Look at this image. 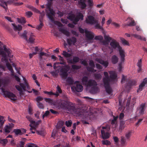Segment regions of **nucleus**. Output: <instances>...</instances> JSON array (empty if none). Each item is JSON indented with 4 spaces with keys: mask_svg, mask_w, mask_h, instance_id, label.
Returning <instances> with one entry per match:
<instances>
[{
    "mask_svg": "<svg viewBox=\"0 0 147 147\" xmlns=\"http://www.w3.org/2000/svg\"><path fill=\"white\" fill-rule=\"evenodd\" d=\"M6 59L7 60V61H5V59H4V58H2L1 60L3 62H4L6 63V65L7 66V67L8 69L11 72H13V69H12V67L10 63H9L8 62V59L6 57Z\"/></svg>",
    "mask_w": 147,
    "mask_h": 147,
    "instance_id": "17",
    "label": "nucleus"
},
{
    "mask_svg": "<svg viewBox=\"0 0 147 147\" xmlns=\"http://www.w3.org/2000/svg\"><path fill=\"white\" fill-rule=\"evenodd\" d=\"M3 48L4 51L7 54V55L6 54V58H7V57H10V54L11 53V50L10 49H9L7 48L5 45L3 46Z\"/></svg>",
    "mask_w": 147,
    "mask_h": 147,
    "instance_id": "27",
    "label": "nucleus"
},
{
    "mask_svg": "<svg viewBox=\"0 0 147 147\" xmlns=\"http://www.w3.org/2000/svg\"><path fill=\"white\" fill-rule=\"evenodd\" d=\"M147 83V78H146L143 80V82L139 85V88L137 90V92L142 91L144 87L145 86V85Z\"/></svg>",
    "mask_w": 147,
    "mask_h": 147,
    "instance_id": "14",
    "label": "nucleus"
},
{
    "mask_svg": "<svg viewBox=\"0 0 147 147\" xmlns=\"http://www.w3.org/2000/svg\"><path fill=\"white\" fill-rule=\"evenodd\" d=\"M4 95L5 97H7L11 100L15 101L17 100V97L14 94L9 92L8 91H5L4 93Z\"/></svg>",
    "mask_w": 147,
    "mask_h": 147,
    "instance_id": "8",
    "label": "nucleus"
},
{
    "mask_svg": "<svg viewBox=\"0 0 147 147\" xmlns=\"http://www.w3.org/2000/svg\"><path fill=\"white\" fill-rule=\"evenodd\" d=\"M94 76L96 79L98 80L101 78V76L100 74H96L94 75Z\"/></svg>",
    "mask_w": 147,
    "mask_h": 147,
    "instance_id": "62",
    "label": "nucleus"
},
{
    "mask_svg": "<svg viewBox=\"0 0 147 147\" xmlns=\"http://www.w3.org/2000/svg\"><path fill=\"white\" fill-rule=\"evenodd\" d=\"M26 14L28 18L30 17L33 14L30 11L26 12Z\"/></svg>",
    "mask_w": 147,
    "mask_h": 147,
    "instance_id": "63",
    "label": "nucleus"
},
{
    "mask_svg": "<svg viewBox=\"0 0 147 147\" xmlns=\"http://www.w3.org/2000/svg\"><path fill=\"white\" fill-rule=\"evenodd\" d=\"M26 130L24 128L19 129H15L13 130V132L16 135H22L26 132Z\"/></svg>",
    "mask_w": 147,
    "mask_h": 147,
    "instance_id": "13",
    "label": "nucleus"
},
{
    "mask_svg": "<svg viewBox=\"0 0 147 147\" xmlns=\"http://www.w3.org/2000/svg\"><path fill=\"white\" fill-rule=\"evenodd\" d=\"M63 106L65 109L72 114L78 115H81V109L80 108L75 107V104L67 100H64L63 102Z\"/></svg>",
    "mask_w": 147,
    "mask_h": 147,
    "instance_id": "1",
    "label": "nucleus"
},
{
    "mask_svg": "<svg viewBox=\"0 0 147 147\" xmlns=\"http://www.w3.org/2000/svg\"><path fill=\"white\" fill-rule=\"evenodd\" d=\"M113 119L112 120L111 122V124L112 125L115 124V127H116V125L117 123V120L118 117V116L115 117L114 116H113Z\"/></svg>",
    "mask_w": 147,
    "mask_h": 147,
    "instance_id": "36",
    "label": "nucleus"
},
{
    "mask_svg": "<svg viewBox=\"0 0 147 147\" xmlns=\"http://www.w3.org/2000/svg\"><path fill=\"white\" fill-rule=\"evenodd\" d=\"M1 3H0V6L4 9L7 11V5L5 0H0Z\"/></svg>",
    "mask_w": 147,
    "mask_h": 147,
    "instance_id": "25",
    "label": "nucleus"
},
{
    "mask_svg": "<svg viewBox=\"0 0 147 147\" xmlns=\"http://www.w3.org/2000/svg\"><path fill=\"white\" fill-rule=\"evenodd\" d=\"M88 78L86 76L84 77L82 79V82L84 84L88 85Z\"/></svg>",
    "mask_w": 147,
    "mask_h": 147,
    "instance_id": "39",
    "label": "nucleus"
},
{
    "mask_svg": "<svg viewBox=\"0 0 147 147\" xmlns=\"http://www.w3.org/2000/svg\"><path fill=\"white\" fill-rule=\"evenodd\" d=\"M125 122L124 121H121L120 123V126L119 127V130H122L125 127Z\"/></svg>",
    "mask_w": 147,
    "mask_h": 147,
    "instance_id": "37",
    "label": "nucleus"
},
{
    "mask_svg": "<svg viewBox=\"0 0 147 147\" xmlns=\"http://www.w3.org/2000/svg\"><path fill=\"white\" fill-rule=\"evenodd\" d=\"M59 28V31L63 33V34L68 36H69L70 34L69 32L63 28Z\"/></svg>",
    "mask_w": 147,
    "mask_h": 147,
    "instance_id": "31",
    "label": "nucleus"
},
{
    "mask_svg": "<svg viewBox=\"0 0 147 147\" xmlns=\"http://www.w3.org/2000/svg\"><path fill=\"white\" fill-rule=\"evenodd\" d=\"M127 20H129L128 23L127 24V25L128 26H134L136 25L134 21L132 18L128 17L127 18Z\"/></svg>",
    "mask_w": 147,
    "mask_h": 147,
    "instance_id": "22",
    "label": "nucleus"
},
{
    "mask_svg": "<svg viewBox=\"0 0 147 147\" xmlns=\"http://www.w3.org/2000/svg\"><path fill=\"white\" fill-rule=\"evenodd\" d=\"M18 19V22L19 23L24 24L26 22V21L25 18H24L22 17L20 19Z\"/></svg>",
    "mask_w": 147,
    "mask_h": 147,
    "instance_id": "46",
    "label": "nucleus"
},
{
    "mask_svg": "<svg viewBox=\"0 0 147 147\" xmlns=\"http://www.w3.org/2000/svg\"><path fill=\"white\" fill-rule=\"evenodd\" d=\"M140 107H141V108L140 110V112L141 114H142L143 113L144 111L145 105L143 104H142L140 105Z\"/></svg>",
    "mask_w": 147,
    "mask_h": 147,
    "instance_id": "59",
    "label": "nucleus"
},
{
    "mask_svg": "<svg viewBox=\"0 0 147 147\" xmlns=\"http://www.w3.org/2000/svg\"><path fill=\"white\" fill-rule=\"evenodd\" d=\"M84 16L82 14L80 13H78L76 16L74 14H71L69 15L67 18L73 22V23L76 24L77 22L81 19L82 20H83Z\"/></svg>",
    "mask_w": 147,
    "mask_h": 147,
    "instance_id": "6",
    "label": "nucleus"
},
{
    "mask_svg": "<svg viewBox=\"0 0 147 147\" xmlns=\"http://www.w3.org/2000/svg\"><path fill=\"white\" fill-rule=\"evenodd\" d=\"M131 35L137 39L143 40L144 41L146 40V39L145 38H142L141 36L138 34H131Z\"/></svg>",
    "mask_w": 147,
    "mask_h": 147,
    "instance_id": "30",
    "label": "nucleus"
},
{
    "mask_svg": "<svg viewBox=\"0 0 147 147\" xmlns=\"http://www.w3.org/2000/svg\"><path fill=\"white\" fill-rule=\"evenodd\" d=\"M57 92H58L59 94H61L62 92V91L61 88L59 86H57L56 88Z\"/></svg>",
    "mask_w": 147,
    "mask_h": 147,
    "instance_id": "64",
    "label": "nucleus"
},
{
    "mask_svg": "<svg viewBox=\"0 0 147 147\" xmlns=\"http://www.w3.org/2000/svg\"><path fill=\"white\" fill-rule=\"evenodd\" d=\"M61 64L65 65L60 70V75L61 78L63 79H65L68 75V71L70 69V66L67 65H66V63L64 62L59 63Z\"/></svg>",
    "mask_w": 147,
    "mask_h": 147,
    "instance_id": "5",
    "label": "nucleus"
},
{
    "mask_svg": "<svg viewBox=\"0 0 147 147\" xmlns=\"http://www.w3.org/2000/svg\"><path fill=\"white\" fill-rule=\"evenodd\" d=\"M71 89L72 90H74L78 92H81L83 90V86L80 84H77L76 86H73L71 88ZM75 91V90H74Z\"/></svg>",
    "mask_w": 147,
    "mask_h": 147,
    "instance_id": "16",
    "label": "nucleus"
},
{
    "mask_svg": "<svg viewBox=\"0 0 147 147\" xmlns=\"http://www.w3.org/2000/svg\"><path fill=\"white\" fill-rule=\"evenodd\" d=\"M62 54L64 57L67 58L70 57L72 55L71 54H69L65 51H63Z\"/></svg>",
    "mask_w": 147,
    "mask_h": 147,
    "instance_id": "38",
    "label": "nucleus"
},
{
    "mask_svg": "<svg viewBox=\"0 0 147 147\" xmlns=\"http://www.w3.org/2000/svg\"><path fill=\"white\" fill-rule=\"evenodd\" d=\"M110 77L112 80H115L117 78V74L115 71H109Z\"/></svg>",
    "mask_w": 147,
    "mask_h": 147,
    "instance_id": "19",
    "label": "nucleus"
},
{
    "mask_svg": "<svg viewBox=\"0 0 147 147\" xmlns=\"http://www.w3.org/2000/svg\"><path fill=\"white\" fill-rule=\"evenodd\" d=\"M39 20L40 22V24L37 26V28L38 30L42 28L43 26V24L42 23L43 21L42 20Z\"/></svg>",
    "mask_w": 147,
    "mask_h": 147,
    "instance_id": "52",
    "label": "nucleus"
},
{
    "mask_svg": "<svg viewBox=\"0 0 147 147\" xmlns=\"http://www.w3.org/2000/svg\"><path fill=\"white\" fill-rule=\"evenodd\" d=\"M66 81L71 84H72L74 82L72 78L71 77H68L66 80Z\"/></svg>",
    "mask_w": 147,
    "mask_h": 147,
    "instance_id": "47",
    "label": "nucleus"
},
{
    "mask_svg": "<svg viewBox=\"0 0 147 147\" xmlns=\"http://www.w3.org/2000/svg\"><path fill=\"white\" fill-rule=\"evenodd\" d=\"M94 68V67H86V69L89 72H95L96 71V70L94 69L93 68Z\"/></svg>",
    "mask_w": 147,
    "mask_h": 147,
    "instance_id": "49",
    "label": "nucleus"
},
{
    "mask_svg": "<svg viewBox=\"0 0 147 147\" xmlns=\"http://www.w3.org/2000/svg\"><path fill=\"white\" fill-rule=\"evenodd\" d=\"M102 128L101 131L102 138L103 139H108L110 136V134L108 132L107 127H102Z\"/></svg>",
    "mask_w": 147,
    "mask_h": 147,
    "instance_id": "7",
    "label": "nucleus"
},
{
    "mask_svg": "<svg viewBox=\"0 0 147 147\" xmlns=\"http://www.w3.org/2000/svg\"><path fill=\"white\" fill-rule=\"evenodd\" d=\"M112 41L110 43V45L111 47L114 49L117 48L118 50L121 58V61L123 62L125 60V51L124 50L122 49L120 46L119 43L115 39H113L111 40Z\"/></svg>",
    "mask_w": 147,
    "mask_h": 147,
    "instance_id": "3",
    "label": "nucleus"
},
{
    "mask_svg": "<svg viewBox=\"0 0 147 147\" xmlns=\"http://www.w3.org/2000/svg\"><path fill=\"white\" fill-rule=\"evenodd\" d=\"M104 74L105 77L103 78V83L107 82H111V80L109 78L108 73L107 72H104Z\"/></svg>",
    "mask_w": 147,
    "mask_h": 147,
    "instance_id": "21",
    "label": "nucleus"
},
{
    "mask_svg": "<svg viewBox=\"0 0 147 147\" xmlns=\"http://www.w3.org/2000/svg\"><path fill=\"white\" fill-rule=\"evenodd\" d=\"M44 99L46 102L50 103H51L53 102L52 100L50 98H45Z\"/></svg>",
    "mask_w": 147,
    "mask_h": 147,
    "instance_id": "60",
    "label": "nucleus"
},
{
    "mask_svg": "<svg viewBox=\"0 0 147 147\" xmlns=\"http://www.w3.org/2000/svg\"><path fill=\"white\" fill-rule=\"evenodd\" d=\"M80 60V58L78 57L74 56L72 59L69 58H67V62L69 63L73 64L78 62Z\"/></svg>",
    "mask_w": 147,
    "mask_h": 147,
    "instance_id": "15",
    "label": "nucleus"
},
{
    "mask_svg": "<svg viewBox=\"0 0 147 147\" xmlns=\"http://www.w3.org/2000/svg\"><path fill=\"white\" fill-rule=\"evenodd\" d=\"M2 45V43L0 41V55H1L2 57V58H4L5 61H7V60L5 59L6 57V54L3 51V48L1 47Z\"/></svg>",
    "mask_w": 147,
    "mask_h": 147,
    "instance_id": "20",
    "label": "nucleus"
},
{
    "mask_svg": "<svg viewBox=\"0 0 147 147\" xmlns=\"http://www.w3.org/2000/svg\"><path fill=\"white\" fill-rule=\"evenodd\" d=\"M0 142L3 144H6L8 142V140L6 139L0 140Z\"/></svg>",
    "mask_w": 147,
    "mask_h": 147,
    "instance_id": "61",
    "label": "nucleus"
},
{
    "mask_svg": "<svg viewBox=\"0 0 147 147\" xmlns=\"http://www.w3.org/2000/svg\"><path fill=\"white\" fill-rule=\"evenodd\" d=\"M36 133L38 135L44 136L45 133V131L44 129H42L41 130H36Z\"/></svg>",
    "mask_w": 147,
    "mask_h": 147,
    "instance_id": "42",
    "label": "nucleus"
},
{
    "mask_svg": "<svg viewBox=\"0 0 147 147\" xmlns=\"http://www.w3.org/2000/svg\"><path fill=\"white\" fill-rule=\"evenodd\" d=\"M26 118L30 122V123H32L34 122V121L32 120V119L30 116H27L26 117Z\"/></svg>",
    "mask_w": 147,
    "mask_h": 147,
    "instance_id": "56",
    "label": "nucleus"
},
{
    "mask_svg": "<svg viewBox=\"0 0 147 147\" xmlns=\"http://www.w3.org/2000/svg\"><path fill=\"white\" fill-rule=\"evenodd\" d=\"M72 124V122L71 120H69L65 122V125L67 127H70Z\"/></svg>",
    "mask_w": 147,
    "mask_h": 147,
    "instance_id": "57",
    "label": "nucleus"
},
{
    "mask_svg": "<svg viewBox=\"0 0 147 147\" xmlns=\"http://www.w3.org/2000/svg\"><path fill=\"white\" fill-rule=\"evenodd\" d=\"M111 24L113 25L116 28H119L120 27V25L119 24L114 22H112Z\"/></svg>",
    "mask_w": 147,
    "mask_h": 147,
    "instance_id": "58",
    "label": "nucleus"
},
{
    "mask_svg": "<svg viewBox=\"0 0 147 147\" xmlns=\"http://www.w3.org/2000/svg\"><path fill=\"white\" fill-rule=\"evenodd\" d=\"M97 85L96 82L94 80H90L88 81V86H94Z\"/></svg>",
    "mask_w": 147,
    "mask_h": 147,
    "instance_id": "24",
    "label": "nucleus"
},
{
    "mask_svg": "<svg viewBox=\"0 0 147 147\" xmlns=\"http://www.w3.org/2000/svg\"><path fill=\"white\" fill-rule=\"evenodd\" d=\"M23 80L24 81V83H20V86L18 85L15 86L16 88L19 91L20 96L24 95V92L26 91V88L28 90L30 89V87L26 79L23 78Z\"/></svg>",
    "mask_w": 147,
    "mask_h": 147,
    "instance_id": "4",
    "label": "nucleus"
},
{
    "mask_svg": "<svg viewBox=\"0 0 147 147\" xmlns=\"http://www.w3.org/2000/svg\"><path fill=\"white\" fill-rule=\"evenodd\" d=\"M111 60L113 64H115L117 63L118 60V58L116 56L114 55L112 56Z\"/></svg>",
    "mask_w": 147,
    "mask_h": 147,
    "instance_id": "33",
    "label": "nucleus"
},
{
    "mask_svg": "<svg viewBox=\"0 0 147 147\" xmlns=\"http://www.w3.org/2000/svg\"><path fill=\"white\" fill-rule=\"evenodd\" d=\"M51 6L50 4H48L47 5L46 11L48 18L49 19L51 22L57 25L58 27H61L63 25L60 22L54 20L53 17L55 16V12L53 9H51Z\"/></svg>",
    "mask_w": 147,
    "mask_h": 147,
    "instance_id": "2",
    "label": "nucleus"
},
{
    "mask_svg": "<svg viewBox=\"0 0 147 147\" xmlns=\"http://www.w3.org/2000/svg\"><path fill=\"white\" fill-rule=\"evenodd\" d=\"M13 26V28L14 30L20 31L22 29V27L21 25H18V26L16 25L15 24H11Z\"/></svg>",
    "mask_w": 147,
    "mask_h": 147,
    "instance_id": "29",
    "label": "nucleus"
},
{
    "mask_svg": "<svg viewBox=\"0 0 147 147\" xmlns=\"http://www.w3.org/2000/svg\"><path fill=\"white\" fill-rule=\"evenodd\" d=\"M27 32L26 31H24V32L21 34L20 36L24 38L26 40H28V38L27 36Z\"/></svg>",
    "mask_w": 147,
    "mask_h": 147,
    "instance_id": "43",
    "label": "nucleus"
},
{
    "mask_svg": "<svg viewBox=\"0 0 147 147\" xmlns=\"http://www.w3.org/2000/svg\"><path fill=\"white\" fill-rule=\"evenodd\" d=\"M86 22L87 23L92 25L95 24V23L97 22V20L95 19L93 16H89L86 18Z\"/></svg>",
    "mask_w": 147,
    "mask_h": 147,
    "instance_id": "9",
    "label": "nucleus"
},
{
    "mask_svg": "<svg viewBox=\"0 0 147 147\" xmlns=\"http://www.w3.org/2000/svg\"><path fill=\"white\" fill-rule=\"evenodd\" d=\"M104 38L105 40L101 41V43L104 45H107L109 42L112 40V38L109 36L105 35Z\"/></svg>",
    "mask_w": 147,
    "mask_h": 147,
    "instance_id": "12",
    "label": "nucleus"
},
{
    "mask_svg": "<svg viewBox=\"0 0 147 147\" xmlns=\"http://www.w3.org/2000/svg\"><path fill=\"white\" fill-rule=\"evenodd\" d=\"M102 143L103 144L107 145H110L111 144L110 142L108 140H102Z\"/></svg>",
    "mask_w": 147,
    "mask_h": 147,
    "instance_id": "50",
    "label": "nucleus"
},
{
    "mask_svg": "<svg viewBox=\"0 0 147 147\" xmlns=\"http://www.w3.org/2000/svg\"><path fill=\"white\" fill-rule=\"evenodd\" d=\"M96 61L98 63L103 65L105 67H106L108 66L109 63L107 61H105L99 59H96Z\"/></svg>",
    "mask_w": 147,
    "mask_h": 147,
    "instance_id": "18",
    "label": "nucleus"
},
{
    "mask_svg": "<svg viewBox=\"0 0 147 147\" xmlns=\"http://www.w3.org/2000/svg\"><path fill=\"white\" fill-rule=\"evenodd\" d=\"M4 117L0 115V127H2L5 121Z\"/></svg>",
    "mask_w": 147,
    "mask_h": 147,
    "instance_id": "40",
    "label": "nucleus"
},
{
    "mask_svg": "<svg viewBox=\"0 0 147 147\" xmlns=\"http://www.w3.org/2000/svg\"><path fill=\"white\" fill-rule=\"evenodd\" d=\"M11 124L12 125V126H10V125H7L4 127V130L5 133H9L10 132L13 125L12 123Z\"/></svg>",
    "mask_w": 147,
    "mask_h": 147,
    "instance_id": "23",
    "label": "nucleus"
},
{
    "mask_svg": "<svg viewBox=\"0 0 147 147\" xmlns=\"http://www.w3.org/2000/svg\"><path fill=\"white\" fill-rule=\"evenodd\" d=\"M35 40L34 36L33 35V33H31L30 34L29 42L31 43H33L34 42Z\"/></svg>",
    "mask_w": 147,
    "mask_h": 147,
    "instance_id": "34",
    "label": "nucleus"
},
{
    "mask_svg": "<svg viewBox=\"0 0 147 147\" xmlns=\"http://www.w3.org/2000/svg\"><path fill=\"white\" fill-rule=\"evenodd\" d=\"M29 126L30 127V131H32L33 130L36 131V129L37 127V126L33 125V123H30L29 125Z\"/></svg>",
    "mask_w": 147,
    "mask_h": 147,
    "instance_id": "44",
    "label": "nucleus"
},
{
    "mask_svg": "<svg viewBox=\"0 0 147 147\" xmlns=\"http://www.w3.org/2000/svg\"><path fill=\"white\" fill-rule=\"evenodd\" d=\"M67 41L69 44L70 45L71 42L74 44L76 42V39L75 37H73L71 39H67Z\"/></svg>",
    "mask_w": 147,
    "mask_h": 147,
    "instance_id": "32",
    "label": "nucleus"
},
{
    "mask_svg": "<svg viewBox=\"0 0 147 147\" xmlns=\"http://www.w3.org/2000/svg\"><path fill=\"white\" fill-rule=\"evenodd\" d=\"M58 72L59 70H58L55 71L51 72V73L53 76L57 77L58 76Z\"/></svg>",
    "mask_w": 147,
    "mask_h": 147,
    "instance_id": "53",
    "label": "nucleus"
},
{
    "mask_svg": "<svg viewBox=\"0 0 147 147\" xmlns=\"http://www.w3.org/2000/svg\"><path fill=\"white\" fill-rule=\"evenodd\" d=\"M17 1V0H9L6 1L7 5H11L12 4H14L15 2Z\"/></svg>",
    "mask_w": 147,
    "mask_h": 147,
    "instance_id": "48",
    "label": "nucleus"
},
{
    "mask_svg": "<svg viewBox=\"0 0 147 147\" xmlns=\"http://www.w3.org/2000/svg\"><path fill=\"white\" fill-rule=\"evenodd\" d=\"M127 139L123 136H121L120 139V142L121 145L122 146L126 145L127 144Z\"/></svg>",
    "mask_w": 147,
    "mask_h": 147,
    "instance_id": "28",
    "label": "nucleus"
},
{
    "mask_svg": "<svg viewBox=\"0 0 147 147\" xmlns=\"http://www.w3.org/2000/svg\"><path fill=\"white\" fill-rule=\"evenodd\" d=\"M79 4L80 5V7L82 9L85 8L86 6L85 1H80L79 3Z\"/></svg>",
    "mask_w": 147,
    "mask_h": 147,
    "instance_id": "41",
    "label": "nucleus"
},
{
    "mask_svg": "<svg viewBox=\"0 0 147 147\" xmlns=\"http://www.w3.org/2000/svg\"><path fill=\"white\" fill-rule=\"evenodd\" d=\"M37 105L40 109H43L44 108V106L43 105L41 102H37Z\"/></svg>",
    "mask_w": 147,
    "mask_h": 147,
    "instance_id": "55",
    "label": "nucleus"
},
{
    "mask_svg": "<svg viewBox=\"0 0 147 147\" xmlns=\"http://www.w3.org/2000/svg\"><path fill=\"white\" fill-rule=\"evenodd\" d=\"M26 7L29 9L33 11L36 13H39V11L36 9V8L34 7L33 6L29 5H26Z\"/></svg>",
    "mask_w": 147,
    "mask_h": 147,
    "instance_id": "26",
    "label": "nucleus"
},
{
    "mask_svg": "<svg viewBox=\"0 0 147 147\" xmlns=\"http://www.w3.org/2000/svg\"><path fill=\"white\" fill-rule=\"evenodd\" d=\"M96 24L95 26V27L97 29H100L102 30H103V28L102 26H101L100 25V24L98 23V20H97V22L95 23Z\"/></svg>",
    "mask_w": 147,
    "mask_h": 147,
    "instance_id": "45",
    "label": "nucleus"
},
{
    "mask_svg": "<svg viewBox=\"0 0 147 147\" xmlns=\"http://www.w3.org/2000/svg\"><path fill=\"white\" fill-rule=\"evenodd\" d=\"M136 84V82L134 80H131L129 81L127 84V85L129 86H131L135 85Z\"/></svg>",
    "mask_w": 147,
    "mask_h": 147,
    "instance_id": "54",
    "label": "nucleus"
},
{
    "mask_svg": "<svg viewBox=\"0 0 147 147\" xmlns=\"http://www.w3.org/2000/svg\"><path fill=\"white\" fill-rule=\"evenodd\" d=\"M132 134L131 131H129L125 134V137L127 140H130Z\"/></svg>",
    "mask_w": 147,
    "mask_h": 147,
    "instance_id": "35",
    "label": "nucleus"
},
{
    "mask_svg": "<svg viewBox=\"0 0 147 147\" xmlns=\"http://www.w3.org/2000/svg\"><path fill=\"white\" fill-rule=\"evenodd\" d=\"M110 82L104 83V86L105 87L106 92L109 94H110L113 92V90L110 86Z\"/></svg>",
    "mask_w": 147,
    "mask_h": 147,
    "instance_id": "10",
    "label": "nucleus"
},
{
    "mask_svg": "<svg viewBox=\"0 0 147 147\" xmlns=\"http://www.w3.org/2000/svg\"><path fill=\"white\" fill-rule=\"evenodd\" d=\"M121 40L122 42V43L124 45H129V44L128 42L126 40L123 38H121Z\"/></svg>",
    "mask_w": 147,
    "mask_h": 147,
    "instance_id": "51",
    "label": "nucleus"
},
{
    "mask_svg": "<svg viewBox=\"0 0 147 147\" xmlns=\"http://www.w3.org/2000/svg\"><path fill=\"white\" fill-rule=\"evenodd\" d=\"M85 33L86 37L89 40H92L94 36V34L91 32L88 31L87 30H85Z\"/></svg>",
    "mask_w": 147,
    "mask_h": 147,
    "instance_id": "11",
    "label": "nucleus"
}]
</instances>
